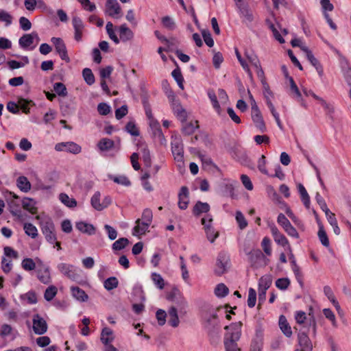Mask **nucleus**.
Listing matches in <instances>:
<instances>
[{"label": "nucleus", "instance_id": "1", "mask_svg": "<svg viewBox=\"0 0 351 351\" xmlns=\"http://www.w3.org/2000/svg\"><path fill=\"white\" fill-rule=\"evenodd\" d=\"M242 326V322H238L225 326L224 329L227 330V332L224 335L223 341L226 351H240L237 341L240 339L241 336Z\"/></svg>", "mask_w": 351, "mask_h": 351}, {"label": "nucleus", "instance_id": "2", "mask_svg": "<svg viewBox=\"0 0 351 351\" xmlns=\"http://www.w3.org/2000/svg\"><path fill=\"white\" fill-rule=\"evenodd\" d=\"M167 299L173 302V305L172 306H176L177 311L180 314H185L186 313L187 302L178 289L173 288L167 293Z\"/></svg>", "mask_w": 351, "mask_h": 351}, {"label": "nucleus", "instance_id": "3", "mask_svg": "<svg viewBox=\"0 0 351 351\" xmlns=\"http://www.w3.org/2000/svg\"><path fill=\"white\" fill-rule=\"evenodd\" d=\"M40 228L46 240L49 243L53 244L57 240V237L53 220L49 217L43 218L40 221Z\"/></svg>", "mask_w": 351, "mask_h": 351}, {"label": "nucleus", "instance_id": "4", "mask_svg": "<svg viewBox=\"0 0 351 351\" xmlns=\"http://www.w3.org/2000/svg\"><path fill=\"white\" fill-rule=\"evenodd\" d=\"M171 152L174 160L178 163V166L181 168L184 165V147L182 141L179 136H172Z\"/></svg>", "mask_w": 351, "mask_h": 351}, {"label": "nucleus", "instance_id": "5", "mask_svg": "<svg viewBox=\"0 0 351 351\" xmlns=\"http://www.w3.org/2000/svg\"><path fill=\"white\" fill-rule=\"evenodd\" d=\"M230 257L227 253L221 252L218 254L214 273L217 276H221L228 271Z\"/></svg>", "mask_w": 351, "mask_h": 351}, {"label": "nucleus", "instance_id": "6", "mask_svg": "<svg viewBox=\"0 0 351 351\" xmlns=\"http://www.w3.org/2000/svg\"><path fill=\"white\" fill-rule=\"evenodd\" d=\"M57 268L62 275L73 281L80 278L77 269L73 265L61 263L58 265Z\"/></svg>", "mask_w": 351, "mask_h": 351}, {"label": "nucleus", "instance_id": "7", "mask_svg": "<svg viewBox=\"0 0 351 351\" xmlns=\"http://www.w3.org/2000/svg\"><path fill=\"white\" fill-rule=\"evenodd\" d=\"M295 319L298 324H306L309 328H312L313 334L315 335L317 330V324L315 317L311 313L308 314V317H306V313L304 311H297L295 315Z\"/></svg>", "mask_w": 351, "mask_h": 351}, {"label": "nucleus", "instance_id": "8", "mask_svg": "<svg viewBox=\"0 0 351 351\" xmlns=\"http://www.w3.org/2000/svg\"><path fill=\"white\" fill-rule=\"evenodd\" d=\"M19 196L13 192H9L7 196L8 204L9 210L13 216L21 217V210L20 208V203L19 201Z\"/></svg>", "mask_w": 351, "mask_h": 351}, {"label": "nucleus", "instance_id": "9", "mask_svg": "<svg viewBox=\"0 0 351 351\" xmlns=\"http://www.w3.org/2000/svg\"><path fill=\"white\" fill-rule=\"evenodd\" d=\"M114 340L113 332L108 327L102 329L101 333V341L105 346L104 351H118L110 343Z\"/></svg>", "mask_w": 351, "mask_h": 351}, {"label": "nucleus", "instance_id": "10", "mask_svg": "<svg viewBox=\"0 0 351 351\" xmlns=\"http://www.w3.org/2000/svg\"><path fill=\"white\" fill-rule=\"evenodd\" d=\"M51 42L54 45L57 53L60 58L66 62H70V58L67 54V49L63 40L60 38L52 37Z\"/></svg>", "mask_w": 351, "mask_h": 351}, {"label": "nucleus", "instance_id": "11", "mask_svg": "<svg viewBox=\"0 0 351 351\" xmlns=\"http://www.w3.org/2000/svg\"><path fill=\"white\" fill-rule=\"evenodd\" d=\"M334 51L339 56V64L344 78L348 84L351 85V68L350 66L349 61L343 56L337 49H335Z\"/></svg>", "mask_w": 351, "mask_h": 351}, {"label": "nucleus", "instance_id": "12", "mask_svg": "<svg viewBox=\"0 0 351 351\" xmlns=\"http://www.w3.org/2000/svg\"><path fill=\"white\" fill-rule=\"evenodd\" d=\"M252 119L261 132H265L267 130L265 121L258 106L251 108Z\"/></svg>", "mask_w": 351, "mask_h": 351}, {"label": "nucleus", "instance_id": "13", "mask_svg": "<svg viewBox=\"0 0 351 351\" xmlns=\"http://www.w3.org/2000/svg\"><path fill=\"white\" fill-rule=\"evenodd\" d=\"M33 330L36 335L45 334L48 328L46 321L39 315L35 314L32 319Z\"/></svg>", "mask_w": 351, "mask_h": 351}, {"label": "nucleus", "instance_id": "14", "mask_svg": "<svg viewBox=\"0 0 351 351\" xmlns=\"http://www.w3.org/2000/svg\"><path fill=\"white\" fill-rule=\"evenodd\" d=\"M55 149L58 152L66 151L77 154L81 152V147L74 142L60 143L56 145Z\"/></svg>", "mask_w": 351, "mask_h": 351}, {"label": "nucleus", "instance_id": "15", "mask_svg": "<svg viewBox=\"0 0 351 351\" xmlns=\"http://www.w3.org/2000/svg\"><path fill=\"white\" fill-rule=\"evenodd\" d=\"M263 344V330L261 326L257 327L254 337L252 340L250 351H261Z\"/></svg>", "mask_w": 351, "mask_h": 351}, {"label": "nucleus", "instance_id": "16", "mask_svg": "<svg viewBox=\"0 0 351 351\" xmlns=\"http://www.w3.org/2000/svg\"><path fill=\"white\" fill-rule=\"evenodd\" d=\"M267 25L268 28L273 32L274 38L280 43H285V40L279 31H281L283 35H287L288 34V30L286 28H282L280 23H267Z\"/></svg>", "mask_w": 351, "mask_h": 351}, {"label": "nucleus", "instance_id": "17", "mask_svg": "<svg viewBox=\"0 0 351 351\" xmlns=\"http://www.w3.org/2000/svg\"><path fill=\"white\" fill-rule=\"evenodd\" d=\"M302 51L305 53L307 60L315 68L319 75L322 77L324 73L323 67L318 60L314 56L312 51L308 49V47H303Z\"/></svg>", "mask_w": 351, "mask_h": 351}, {"label": "nucleus", "instance_id": "18", "mask_svg": "<svg viewBox=\"0 0 351 351\" xmlns=\"http://www.w3.org/2000/svg\"><path fill=\"white\" fill-rule=\"evenodd\" d=\"M298 339L300 351H312L313 344L306 332L300 331L298 335Z\"/></svg>", "mask_w": 351, "mask_h": 351}, {"label": "nucleus", "instance_id": "19", "mask_svg": "<svg viewBox=\"0 0 351 351\" xmlns=\"http://www.w3.org/2000/svg\"><path fill=\"white\" fill-rule=\"evenodd\" d=\"M106 13L114 19H119L121 12L120 5L117 0H107L106 4Z\"/></svg>", "mask_w": 351, "mask_h": 351}, {"label": "nucleus", "instance_id": "20", "mask_svg": "<svg viewBox=\"0 0 351 351\" xmlns=\"http://www.w3.org/2000/svg\"><path fill=\"white\" fill-rule=\"evenodd\" d=\"M204 320L206 323V328L209 332H213L219 326L217 314L216 311H212L208 315L204 316Z\"/></svg>", "mask_w": 351, "mask_h": 351}, {"label": "nucleus", "instance_id": "21", "mask_svg": "<svg viewBox=\"0 0 351 351\" xmlns=\"http://www.w3.org/2000/svg\"><path fill=\"white\" fill-rule=\"evenodd\" d=\"M172 110L174 113V114L176 116V117L182 123H184L186 121L187 119V112L182 108L180 103H173L172 104Z\"/></svg>", "mask_w": 351, "mask_h": 351}, {"label": "nucleus", "instance_id": "22", "mask_svg": "<svg viewBox=\"0 0 351 351\" xmlns=\"http://www.w3.org/2000/svg\"><path fill=\"white\" fill-rule=\"evenodd\" d=\"M210 208V205L208 203L197 201L193 208L192 213L194 216L199 217L202 213H208Z\"/></svg>", "mask_w": 351, "mask_h": 351}, {"label": "nucleus", "instance_id": "23", "mask_svg": "<svg viewBox=\"0 0 351 351\" xmlns=\"http://www.w3.org/2000/svg\"><path fill=\"white\" fill-rule=\"evenodd\" d=\"M303 93L306 96H311L317 100L320 104L327 110L328 114L333 112V108L322 98L315 95L311 90L303 89Z\"/></svg>", "mask_w": 351, "mask_h": 351}, {"label": "nucleus", "instance_id": "24", "mask_svg": "<svg viewBox=\"0 0 351 351\" xmlns=\"http://www.w3.org/2000/svg\"><path fill=\"white\" fill-rule=\"evenodd\" d=\"M279 326L282 333L287 337H291L292 335L291 328L288 323L287 318L285 315H280L279 317Z\"/></svg>", "mask_w": 351, "mask_h": 351}, {"label": "nucleus", "instance_id": "25", "mask_svg": "<svg viewBox=\"0 0 351 351\" xmlns=\"http://www.w3.org/2000/svg\"><path fill=\"white\" fill-rule=\"evenodd\" d=\"M234 1L236 2V5H237V8H239V10L241 12V14H242L245 17V19L247 20V21H252L253 20L252 14L250 10H249L247 5H245L243 3V0H241V1L234 0Z\"/></svg>", "mask_w": 351, "mask_h": 351}, {"label": "nucleus", "instance_id": "26", "mask_svg": "<svg viewBox=\"0 0 351 351\" xmlns=\"http://www.w3.org/2000/svg\"><path fill=\"white\" fill-rule=\"evenodd\" d=\"M120 40L126 42L132 39L134 34L132 31L125 25H121L119 27Z\"/></svg>", "mask_w": 351, "mask_h": 351}, {"label": "nucleus", "instance_id": "27", "mask_svg": "<svg viewBox=\"0 0 351 351\" xmlns=\"http://www.w3.org/2000/svg\"><path fill=\"white\" fill-rule=\"evenodd\" d=\"M76 228L83 233H86L88 235H93L95 233V227L90 223L86 222L80 221L76 223Z\"/></svg>", "mask_w": 351, "mask_h": 351}, {"label": "nucleus", "instance_id": "28", "mask_svg": "<svg viewBox=\"0 0 351 351\" xmlns=\"http://www.w3.org/2000/svg\"><path fill=\"white\" fill-rule=\"evenodd\" d=\"M178 312L176 306H171L168 311L169 314V324L172 327H177L179 325L180 321L178 315Z\"/></svg>", "mask_w": 351, "mask_h": 351}, {"label": "nucleus", "instance_id": "29", "mask_svg": "<svg viewBox=\"0 0 351 351\" xmlns=\"http://www.w3.org/2000/svg\"><path fill=\"white\" fill-rule=\"evenodd\" d=\"M16 185L21 191L25 193L31 189V183L25 176H19L16 180Z\"/></svg>", "mask_w": 351, "mask_h": 351}, {"label": "nucleus", "instance_id": "30", "mask_svg": "<svg viewBox=\"0 0 351 351\" xmlns=\"http://www.w3.org/2000/svg\"><path fill=\"white\" fill-rule=\"evenodd\" d=\"M37 37V34H24L19 40V45L22 48H27L34 43V37Z\"/></svg>", "mask_w": 351, "mask_h": 351}, {"label": "nucleus", "instance_id": "31", "mask_svg": "<svg viewBox=\"0 0 351 351\" xmlns=\"http://www.w3.org/2000/svg\"><path fill=\"white\" fill-rule=\"evenodd\" d=\"M72 295L79 301L85 302L88 300V296L86 292L78 287H71Z\"/></svg>", "mask_w": 351, "mask_h": 351}, {"label": "nucleus", "instance_id": "32", "mask_svg": "<svg viewBox=\"0 0 351 351\" xmlns=\"http://www.w3.org/2000/svg\"><path fill=\"white\" fill-rule=\"evenodd\" d=\"M35 201L31 198L25 197L22 200L23 208L32 214H35L37 212V208L35 206Z\"/></svg>", "mask_w": 351, "mask_h": 351}, {"label": "nucleus", "instance_id": "33", "mask_svg": "<svg viewBox=\"0 0 351 351\" xmlns=\"http://www.w3.org/2000/svg\"><path fill=\"white\" fill-rule=\"evenodd\" d=\"M298 192L300 194L301 199H302L304 206L306 208H309V207H310V197H309L306 189L304 188L303 184L300 183L298 184Z\"/></svg>", "mask_w": 351, "mask_h": 351}, {"label": "nucleus", "instance_id": "34", "mask_svg": "<svg viewBox=\"0 0 351 351\" xmlns=\"http://www.w3.org/2000/svg\"><path fill=\"white\" fill-rule=\"evenodd\" d=\"M136 225L134 228V234H143L147 230L149 226L151 223H149L145 221L141 222V219H138L136 221Z\"/></svg>", "mask_w": 351, "mask_h": 351}, {"label": "nucleus", "instance_id": "35", "mask_svg": "<svg viewBox=\"0 0 351 351\" xmlns=\"http://www.w3.org/2000/svg\"><path fill=\"white\" fill-rule=\"evenodd\" d=\"M141 154L145 166L150 167L152 166V159L149 150L146 145H143L141 147Z\"/></svg>", "mask_w": 351, "mask_h": 351}, {"label": "nucleus", "instance_id": "36", "mask_svg": "<svg viewBox=\"0 0 351 351\" xmlns=\"http://www.w3.org/2000/svg\"><path fill=\"white\" fill-rule=\"evenodd\" d=\"M97 146L102 152L108 151L114 147V143L111 139L104 138L99 141Z\"/></svg>", "mask_w": 351, "mask_h": 351}, {"label": "nucleus", "instance_id": "37", "mask_svg": "<svg viewBox=\"0 0 351 351\" xmlns=\"http://www.w3.org/2000/svg\"><path fill=\"white\" fill-rule=\"evenodd\" d=\"M59 199L69 208H75L77 206V201L74 198L69 197L66 193H60Z\"/></svg>", "mask_w": 351, "mask_h": 351}, {"label": "nucleus", "instance_id": "38", "mask_svg": "<svg viewBox=\"0 0 351 351\" xmlns=\"http://www.w3.org/2000/svg\"><path fill=\"white\" fill-rule=\"evenodd\" d=\"M317 234L322 244L325 247H328L330 245L329 239L328 238L326 231L324 230V226L322 225V223H319V228Z\"/></svg>", "mask_w": 351, "mask_h": 351}, {"label": "nucleus", "instance_id": "39", "mask_svg": "<svg viewBox=\"0 0 351 351\" xmlns=\"http://www.w3.org/2000/svg\"><path fill=\"white\" fill-rule=\"evenodd\" d=\"M208 96L209 99H210V101L213 104V107L215 109L217 114L220 115L221 110L220 105L218 102L217 95H216L215 93L214 92V90H209L208 91Z\"/></svg>", "mask_w": 351, "mask_h": 351}, {"label": "nucleus", "instance_id": "40", "mask_svg": "<svg viewBox=\"0 0 351 351\" xmlns=\"http://www.w3.org/2000/svg\"><path fill=\"white\" fill-rule=\"evenodd\" d=\"M320 4L327 22H332L326 12L332 11L334 9L333 5L330 3V0H320Z\"/></svg>", "mask_w": 351, "mask_h": 351}, {"label": "nucleus", "instance_id": "41", "mask_svg": "<svg viewBox=\"0 0 351 351\" xmlns=\"http://www.w3.org/2000/svg\"><path fill=\"white\" fill-rule=\"evenodd\" d=\"M272 282L271 276L269 275L262 276L259 280L258 289L267 290Z\"/></svg>", "mask_w": 351, "mask_h": 351}, {"label": "nucleus", "instance_id": "42", "mask_svg": "<svg viewBox=\"0 0 351 351\" xmlns=\"http://www.w3.org/2000/svg\"><path fill=\"white\" fill-rule=\"evenodd\" d=\"M23 229L27 235L31 237L32 239L36 238L38 236V230L35 226L31 223H25Z\"/></svg>", "mask_w": 351, "mask_h": 351}, {"label": "nucleus", "instance_id": "43", "mask_svg": "<svg viewBox=\"0 0 351 351\" xmlns=\"http://www.w3.org/2000/svg\"><path fill=\"white\" fill-rule=\"evenodd\" d=\"M101 193L99 191L95 193L90 199L92 206L97 210L101 211L104 210V206H101L100 203Z\"/></svg>", "mask_w": 351, "mask_h": 351}, {"label": "nucleus", "instance_id": "44", "mask_svg": "<svg viewBox=\"0 0 351 351\" xmlns=\"http://www.w3.org/2000/svg\"><path fill=\"white\" fill-rule=\"evenodd\" d=\"M204 230L207 239L210 241V243H213L215 240L218 237L219 233L216 232L210 224L206 225V226H204Z\"/></svg>", "mask_w": 351, "mask_h": 351}, {"label": "nucleus", "instance_id": "45", "mask_svg": "<svg viewBox=\"0 0 351 351\" xmlns=\"http://www.w3.org/2000/svg\"><path fill=\"white\" fill-rule=\"evenodd\" d=\"M289 83H290V88H291V90L295 94L298 99L299 101L301 102V105L302 106H304V108H306V104L304 102L302 98V95H301V93L300 92L296 84L295 83L293 77H289Z\"/></svg>", "mask_w": 351, "mask_h": 351}, {"label": "nucleus", "instance_id": "46", "mask_svg": "<svg viewBox=\"0 0 351 351\" xmlns=\"http://www.w3.org/2000/svg\"><path fill=\"white\" fill-rule=\"evenodd\" d=\"M130 241L127 238H120L117 240L112 245V248L114 251L121 250L125 248Z\"/></svg>", "mask_w": 351, "mask_h": 351}, {"label": "nucleus", "instance_id": "47", "mask_svg": "<svg viewBox=\"0 0 351 351\" xmlns=\"http://www.w3.org/2000/svg\"><path fill=\"white\" fill-rule=\"evenodd\" d=\"M228 293L229 289L223 283L218 284L215 289V294L218 298H224Z\"/></svg>", "mask_w": 351, "mask_h": 351}, {"label": "nucleus", "instance_id": "48", "mask_svg": "<svg viewBox=\"0 0 351 351\" xmlns=\"http://www.w3.org/2000/svg\"><path fill=\"white\" fill-rule=\"evenodd\" d=\"M171 75L172 77L174 78V80L176 81L178 86L181 88V89H184V85H183V82H184V77L182 75V73H181V71L179 68H176L175 69L172 73H171Z\"/></svg>", "mask_w": 351, "mask_h": 351}, {"label": "nucleus", "instance_id": "49", "mask_svg": "<svg viewBox=\"0 0 351 351\" xmlns=\"http://www.w3.org/2000/svg\"><path fill=\"white\" fill-rule=\"evenodd\" d=\"M34 103L32 100H27L23 98L19 99V106L25 114L29 113V106H34Z\"/></svg>", "mask_w": 351, "mask_h": 351}, {"label": "nucleus", "instance_id": "50", "mask_svg": "<svg viewBox=\"0 0 351 351\" xmlns=\"http://www.w3.org/2000/svg\"><path fill=\"white\" fill-rule=\"evenodd\" d=\"M82 75L87 84L90 86L95 83V76L91 69L88 68L84 69Z\"/></svg>", "mask_w": 351, "mask_h": 351}, {"label": "nucleus", "instance_id": "51", "mask_svg": "<svg viewBox=\"0 0 351 351\" xmlns=\"http://www.w3.org/2000/svg\"><path fill=\"white\" fill-rule=\"evenodd\" d=\"M119 281L116 277H110L107 278L104 282V286L108 291L112 290L118 287Z\"/></svg>", "mask_w": 351, "mask_h": 351}, {"label": "nucleus", "instance_id": "52", "mask_svg": "<svg viewBox=\"0 0 351 351\" xmlns=\"http://www.w3.org/2000/svg\"><path fill=\"white\" fill-rule=\"evenodd\" d=\"M151 278L154 285L160 289L165 287V280L160 274L154 272L151 275Z\"/></svg>", "mask_w": 351, "mask_h": 351}, {"label": "nucleus", "instance_id": "53", "mask_svg": "<svg viewBox=\"0 0 351 351\" xmlns=\"http://www.w3.org/2000/svg\"><path fill=\"white\" fill-rule=\"evenodd\" d=\"M37 273V277L41 282L44 284L50 282L51 277L48 268H46L43 271L38 270Z\"/></svg>", "mask_w": 351, "mask_h": 351}, {"label": "nucleus", "instance_id": "54", "mask_svg": "<svg viewBox=\"0 0 351 351\" xmlns=\"http://www.w3.org/2000/svg\"><path fill=\"white\" fill-rule=\"evenodd\" d=\"M264 258L265 256L260 250H253L249 254V258L253 265L256 264L258 260H261Z\"/></svg>", "mask_w": 351, "mask_h": 351}, {"label": "nucleus", "instance_id": "55", "mask_svg": "<svg viewBox=\"0 0 351 351\" xmlns=\"http://www.w3.org/2000/svg\"><path fill=\"white\" fill-rule=\"evenodd\" d=\"M58 289L53 286L51 285L47 288L44 293V298L47 301H51L57 294Z\"/></svg>", "mask_w": 351, "mask_h": 351}, {"label": "nucleus", "instance_id": "56", "mask_svg": "<svg viewBox=\"0 0 351 351\" xmlns=\"http://www.w3.org/2000/svg\"><path fill=\"white\" fill-rule=\"evenodd\" d=\"M53 90L60 97H66L68 93L65 85L62 82L55 83Z\"/></svg>", "mask_w": 351, "mask_h": 351}, {"label": "nucleus", "instance_id": "57", "mask_svg": "<svg viewBox=\"0 0 351 351\" xmlns=\"http://www.w3.org/2000/svg\"><path fill=\"white\" fill-rule=\"evenodd\" d=\"M196 125H195L192 122L185 123L183 125L182 128V132L185 135H191L192 134L196 128H197L199 126L197 125V121H195Z\"/></svg>", "mask_w": 351, "mask_h": 351}, {"label": "nucleus", "instance_id": "58", "mask_svg": "<svg viewBox=\"0 0 351 351\" xmlns=\"http://www.w3.org/2000/svg\"><path fill=\"white\" fill-rule=\"evenodd\" d=\"M106 29L110 38L116 44L119 43V39L115 34V29L114 28L113 23H107Z\"/></svg>", "mask_w": 351, "mask_h": 351}, {"label": "nucleus", "instance_id": "59", "mask_svg": "<svg viewBox=\"0 0 351 351\" xmlns=\"http://www.w3.org/2000/svg\"><path fill=\"white\" fill-rule=\"evenodd\" d=\"M75 29V40L77 42L82 40V32L84 29V23H73Z\"/></svg>", "mask_w": 351, "mask_h": 351}, {"label": "nucleus", "instance_id": "60", "mask_svg": "<svg viewBox=\"0 0 351 351\" xmlns=\"http://www.w3.org/2000/svg\"><path fill=\"white\" fill-rule=\"evenodd\" d=\"M110 179L119 184H121L126 186H129L131 185V182L125 176H111Z\"/></svg>", "mask_w": 351, "mask_h": 351}, {"label": "nucleus", "instance_id": "61", "mask_svg": "<svg viewBox=\"0 0 351 351\" xmlns=\"http://www.w3.org/2000/svg\"><path fill=\"white\" fill-rule=\"evenodd\" d=\"M256 302V292L254 289L250 288L248 291L247 306L253 308Z\"/></svg>", "mask_w": 351, "mask_h": 351}, {"label": "nucleus", "instance_id": "62", "mask_svg": "<svg viewBox=\"0 0 351 351\" xmlns=\"http://www.w3.org/2000/svg\"><path fill=\"white\" fill-rule=\"evenodd\" d=\"M22 267L26 271H32L36 268V264L30 258H24L21 263Z\"/></svg>", "mask_w": 351, "mask_h": 351}, {"label": "nucleus", "instance_id": "63", "mask_svg": "<svg viewBox=\"0 0 351 351\" xmlns=\"http://www.w3.org/2000/svg\"><path fill=\"white\" fill-rule=\"evenodd\" d=\"M125 130L132 136H138L140 133L137 129L135 123L132 121H129L125 125Z\"/></svg>", "mask_w": 351, "mask_h": 351}, {"label": "nucleus", "instance_id": "64", "mask_svg": "<svg viewBox=\"0 0 351 351\" xmlns=\"http://www.w3.org/2000/svg\"><path fill=\"white\" fill-rule=\"evenodd\" d=\"M276 286L280 290H286L290 285V280L287 278H278L276 282Z\"/></svg>", "mask_w": 351, "mask_h": 351}]
</instances>
